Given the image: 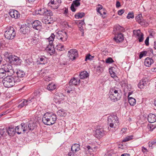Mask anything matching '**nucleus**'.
Wrapping results in <instances>:
<instances>
[{
    "label": "nucleus",
    "instance_id": "f257e3e1",
    "mask_svg": "<svg viewBox=\"0 0 156 156\" xmlns=\"http://www.w3.org/2000/svg\"><path fill=\"white\" fill-rule=\"evenodd\" d=\"M57 119L56 116L52 113L46 112L43 116L42 121L46 125H51L54 124Z\"/></svg>",
    "mask_w": 156,
    "mask_h": 156
},
{
    "label": "nucleus",
    "instance_id": "f03ea898",
    "mask_svg": "<svg viewBox=\"0 0 156 156\" xmlns=\"http://www.w3.org/2000/svg\"><path fill=\"white\" fill-rule=\"evenodd\" d=\"M121 90L118 88L114 87L111 89L109 93V98L113 102L119 100L121 97Z\"/></svg>",
    "mask_w": 156,
    "mask_h": 156
},
{
    "label": "nucleus",
    "instance_id": "7ed1b4c3",
    "mask_svg": "<svg viewBox=\"0 0 156 156\" xmlns=\"http://www.w3.org/2000/svg\"><path fill=\"white\" fill-rule=\"evenodd\" d=\"M36 13L37 14H39L42 16H49L50 17L49 19L50 20L49 21L48 20L45 21V24H50L53 22V19L51 17V16L53 15V13L51 10H48L47 9L42 8L40 9L37 11H36Z\"/></svg>",
    "mask_w": 156,
    "mask_h": 156
},
{
    "label": "nucleus",
    "instance_id": "20e7f679",
    "mask_svg": "<svg viewBox=\"0 0 156 156\" xmlns=\"http://www.w3.org/2000/svg\"><path fill=\"white\" fill-rule=\"evenodd\" d=\"M119 125L118 117L115 115L109 116L108 118V125L111 128H115Z\"/></svg>",
    "mask_w": 156,
    "mask_h": 156
},
{
    "label": "nucleus",
    "instance_id": "39448f33",
    "mask_svg": "<svg viewBox=\"0 0 156 156\" xmlns=\"http://www.w3.org/2000/svg\"><path fill=\"white\" fill-rule=\"evenodd\" d=\"M12 75H8L2 80L3 84L6 87H11L14 85V79Z\"/></svg>",
    "mask_w": 156,
    "mask_h": 156
},
{
    "label": "nucleus",
    "instance_id": "423d86ee",
    "mask_svg": "<svg viewBox=\"0 0 156 156\" xmlns=\"http://www.w3.org/2000/svg\"><path fill=\"white\" fill-rule=\"evenodd\" d=\"M4 36L7 39L10 40L13 39L16 36V32L13 27H10L5 31Z\"/></svg>",
    "mask_w": 156,
    "mask_h": 156
},
{
    "label": "nucleus",
    "instance_id": "0eeeda50",
    "mask_svg": "<svg viewBox=\"0 0 156 156\" xmlns=\"http://www.w3.org/2000/svg\"><path fill=\"white\" fill-rule=\"evenodd\" d=\"M21 125L23 127V131L25 132L27 131V132H29L30 130H33L35 126V124L33 122L29 123H22Z\"/></svg>",
    "mask_w": 156,
    "mask_h": 156
},
{
    "label": "nucleus",
    "instance_id": "6e6552de",
    "mask_svg": "<svg viewBox=\"0 0 156 156\" xmlns=\"http://www.w3.org/2000/svg\"><path fill=\"white\" fill-rule=\"evenodd\" d=\"M9 62L11 64L19 65L21 63V60L18 57L14 55H11L8 57Z\"/></svg>",
    "mask_w": 156,
    "mask_h": 156
},
{
    "label": "nucleus",
    "instance_id": "1a4fd4ad",
    "mask_svg": "<svg viewBox=\"0 0 156 156\" xmlns=\"http://www.w3.org/2000/svg\"><path fill=\"white\" fill-rule=\"evenodd\" d=\"M58 38L62 41H66L68 36L67 33L65 31H59L57 32Z\"/></svg>",
    "mask_w": 156,
    "mask_h": 156
},
{
    "label": "nucleus",
    "instance_id": "9d476101",
    "mask_svg": "<svg viewBox=\"0 0 156 156\" xmlns=\"http://www.w3.org/2000/svg\"><path fill=\"white\" fill-rule=\"evenodd\" d=\"M136 21L142 26L144 27L147 26L148 24L145 20L143 18L141 14H139L135 17Z\"/></svg>",
    "mask_w": 156,
    "mask_h": 156
},
{
    "label": "nucleus",
    "instance_id": "9b49d317",
    "mask_svg": "<svg viewBox=\"0 0 156 156\" xmlns=\"http://www.w3.org/2000/svg\"><path fill=\"white\" fill-rule=\"evenodd\" d=\"M68 56L70 59L73 60L78 57L77 51L76 49H71L68 51Z\"/></svg>",
    "mask_w": 156,
    "mask_h": 156
},
{
    "label": "nucleus",
    "instance_id": "f8f14e48",
    "mask_svg": "<svg viewBox=\"0 0 156 156\" xmlns=\"http://www.w3.org/2000/svg\"><path fill=\"white\" fill-rule=\"evenodd\" d=\"M106 132L103 128H97L94 134V136L98 139H100L103 137L105 134Z\"/></svg>",
    "mask_w": 156,
    "mask_h": 156
},
{
    "label": "nucleus",
    "instance_id": "ddd939ff",
    "mask_svg": "<svg viewBox=\"0 0 156 156\" xmlns=\"http://www.w3.org/2000/svg\"><path fill=\"white\" fill-rule=\"evenodd\" d=\"M3 67L7 75H12L14 73V70L11 65L5 64L3 65Z\"/></svg>",
    "mask_w": 156,
    "mask_h": 156
},
{
    "label": "nucleus",
    "instance_id": "4468645a",
    "mask_svg": "<svg viewBox=\"0 0 156 156\" xmlns=\"http://www.w3.org/2000/svg\"><path fill=\"white\" fill-rule=\"evenodd\" d=\"M5 130L6 133H7L9 136H13L16 133V127L12 126H10L8 127H6Z\"/></svg>",
    "mask_w": 156,
    "mask_h": 156
},
{
    "label": "nucleus",
    "instance_id": "2eb2a0df",
    "mask_svg": "<svg viewBox=\"0 0 156 156\" xmlns=\"http://www.w3.org/2000/svg\"><path fill=\"white\" fill-rule=\"evenodd\" d=\"M61 3V0H51L50 2L48 3V5L53 9H57Z\"/></svg>",
    "mask_w": 156,
    "mask_h": 156
},
{
    "label": "nucleus",
    "instance_id": "dca6fc26",
    "mask_svg": "<svg viewBox=\"0 0 156 156\" xmlns=\"http://www.w3.org/2000/svg\"><path fill=\"white\" fill-rule=\"evenodd\" d=\"M33 28L37 30H40L42 28V23L38 20H36L33 22L32 24Z\"/></svg>",
    "mask_w": 156,
    "mask_h": 156
},
{
    "label": "nucleus",
    "instance_id": "f3484780",
    "mask_svg": "<svg viewBox=\"0 0 156 156\" xmlns=\"http://www.w3.org/2000/svg\"><path fill=\"white\" fill-rule=\"evenodd\" d=\"M80 80L78 78H72L69 82V86L72 87V85L77 86L79 85Z\"/></svg>",
    "mask_w": 156,
    "mask_h": 156
},
{
    "label": "nucleus",
    "instance_id": "a211bd4d",
    "mask_svg": "<svg viewBox=\"0 0 156 156\" xmlns=\"http://www.w3.org/2000/svg\"><path fill=\"white\" fill-rule=\"evenodd\" d=\"M9 14L11 17L16 19L18 18L20 16L19 12L16 10H11L9 12Z\"/></svg>",
    "mask_w": 156,
    "mask_h": 156
},
{
    "label": "nucleus",
    "instance_id": "6ab92c4d",
    "mask_svg": "<svg viewBox=\"0 0 156 156\" xmlns=\"http://www.w3.org/2000/svg\"><path fill=\"white\" fill-rule=\"evenodd\" d=\"M30 31V27L26 24L22 25L20 29V31L24 34H27Z\"/></svg>",
    "mask_w": 156,
    "mask_h": 156
},
{
    "label": "nucleus",
    "instance_id": "aec40b11",
    "mask_svg": "<svg viewBox=\"0 0 156 156\" xmlns=\"http://www.w3.org/2000/svg\"><path fill=\"white\" fill-rule=\"evenodd\" d=\"M148 83V81L147 78H143L141 80L138 84V87L142 89L144 88V87L146 86Z\"/></svg>",
    "mask_w": 156,
    "mask_h": 156
},
{
    "label": "nucleus",
    "instance_id": "412c9836",
    "mask_svg": "<svg viewBox=\"0 0 156 156\" xmlns=\"http://www.w3.org/2000/svg\"><path fill=\"white\" fill-rule=\"evenodd\" d=\"M32 98H31V99H29L27 100L23 99L22 100V102L18 106V108L20 109L23 106L27 105L28 103H30L32 101Z\"/></svg>",
    "mask_w": 156,
    "mask_h": 156
},
{
    "label": "nucleus",
    "instance_id": "4be33fe9",
    "mask_svg": "<svg viewBox=\"0 0 156 156\" xmlns=\"http://www.w3.org/2000/svg\"><path fill=\"white\" fill-rule=\"evenodd\" d=\"M114 39L117 43H119L123 40L124 37L123 35L121 33H120L115 35Z\"/></svg>",
    "mask_w": 156,
    "mask_h": 156
},
{
    "label": "nucleus",
    "instance_id": "5701e85b",
    "mask_svg": "<svg viewBox=\"0 0 156 156\" xmlns=\"http://www.w3.org/2000/svg\"><path fill=\"white\" fill-rule=\"evenodd\" d=\"M148 120L150 123H153L156 121V115L153 114H150L148 117Z\"/></svg>",
    "mask_w": 156,
    "mask_h": 156
},
{
    "label": "nucleus",
    "instance_id": "b1692460",
    "mask_svg": "<svg viewBox=\"0 0 156 156\" xmlns=\"http://www.w3.org/2000/svg\"><path fill=\"white\" fill-rule=\"evenodd\" d=\"M63 97L64 96L62 93H57L55 95V98L60 102L63 100Z\"/></svg>",
    "mask_w": 156,
    "mask_h": 156
},
{
    "label": "nucleus",
    "instance_id": "393cba45",
    "mask_svg": "<svg viewBox=\"0 0 156 156\" xmlns=\"http://www.w3.org/2000/svg\"><path fill=\"white\" fill-rule=\"evenodd\" d=\"M154 62L153 60L151 58H147L144 61V65L147 66L149 67Z\"/></svg>",
    "mask_w": 156,
    "mask_h": 156
},
{
    "label": "nucleus",
    "instance_id": "a878e982",
    "mask_svg": "<svg viewBox=\"0 0 156 156\" xmlns=\"http://www.w3.org/2000/svg\"><path fill=\"white\" fill-rule=\"evenodd\" d=\"M46 48V50L50 53H53L55 51L54 45L52 44H50Z\"/></svg>",
    "mask_w": 156,
    "mask_h": 156
},
{
    "label": "nucleus",
    "instance_id": "bb28decb",
    "mask_svg": "<svg viewBox=\"0 0 156 156\" xmlns=\"http://www.w3.org/2000/svg\"><path fill=\"white\" fill-rule=\"evenodd\" d=\"M89 74L86 71H83L80 73L79 76L81 79H84L89 76Z\"/></svg>",
    "mask_w": 156,
    "mask_h": 156
},
{
    "label": "nucleus",
    "instance_id": "cd10ccee",
    "mask_svg": "<svg viewBox=\"0 0 156 156\" xmlns=\"http://www.w3.org/2000/svg\"><path fill=\"white\" fill-rule=\"evenodd\" d=\"M71 149L72 152H76L80 150V145L79 144H75L72 146Z\"/></svg>",
    "mask_w": 156,
    "mask_h": 156
},
{
    "label": "nucleus",
    "instance_id": "c85d7f7f",
    "mask_svg": "<svg viewBox=\"0 0 156 156\" xmlns=\"http://www.w3.org/2000/svg\"><path fill=\"white\" fill-rule=\"evenodd\" d=\"M98 7H97V12L100 14L102 17L103 18H105L106 16H104L103 15H102V13H101V11H100L101 10L104 11L105 9L103 8L102 6L100 4H98Z\"/></svg>",
    "mask_w": 156,
    "mask_h": 156
},
{
    "label": "nucleus",
    "instance_id": "c756f323",
    "mask_svg": "<svg viewBox=\"0 0 156 156\" xmlns=\"http://www.w3.org/2000/svg\"><path fill=\"white\" fill-rule=\"evenodd\" d=\"M15 127L16 129V132L18 134H20L22 133V132H23V133H24L23 131V127H22V125H21V124L20 126H18Z\"/></svg>",
    "mask_w": 156,
    "mask_h": 156
},
{
    "label": "nucleus",
    "instance_id": "7c9ffc66",
    "mask_svg": "<svg viewBox=\"0 0 156 156\" xmlns=\"http://www.w3.org/2000/svg\"><path fill=\"white\" fill-rule=\"evenodd\" d=\"M16 73V75L20 78L24 77L26 75L24 71L20 70H18Z\"/></svg>",
    "mask_w": 156,
    "mask_h": 156
},
{
    "label": "nucleus",
    "instance_id": "2f4dec72",
    "mask_svg": "<svg viewBox=\"0 0 156 156\" xmlns=\"http://www.w3.org/2000/svg\"><path fill=\"white\" fill-rule=\"evenodd\" d=\"M129 102L131 106H133L135 105L136 103V99L132 97L128 96Z\"/></svg>",
    "mask_w": 156,
    "mask_h": 156
},
{
    "label": "nucleus",
    "instance_id": "473e14b6",
    "mask_svg": "<svg viewBox=\"0 0 156 156\" xmlns=\"http://www.w3.org/2000/svg\"><path fill=\"white\" fill-rule=\"evenodd\" d=\"M56 88V86L55 84L52 83L48 84L47 87V89L50 91L53 90Z\"/></svg>",
    "mask_w": 156,
    "mask_h": 156
},
{
    "label": "nucleus",
    "instance_id": "72a5a7b5",
    "mask_svg": "<svg viewBox=\"0 0 156 156\" xmlns=\"http://www.w3.org/2000/svg\"><path fill=\"white\" fill-rule=\"evenodd\" d=\"M41 94V92L39 90H35V92L33 94V97L31 98H32V101H33V99L34 98H36V97H39Z\"/></svg>",
    "mask_w": 156,
    "mask_h": 156
},
{
    "label": "nucleus",
    "instance_id": "f704fd0d",
    "mask_svg": "<svg viewBox=\"0 0 156 156\" xmlns=\"http://www.w3.org/2000/svg\"><path fill=\"white\" fill-rule=\"evenodd\" d=\"M6 74V73L2 66L1 68H0V78H3L5 76Z\"/></svg>",
    "mask_w": 156,
    "mask_h": 156
},
{
    "label": "nucleus",
    "instance_id": "c9c22d12",
    "mask_svg": "<svg viewBox=\"0 0 156 156\" xmlns=\"http://www.w3.org/2000/svg\"><path fill=\"white\" fill-rule=\"evenodd\" d=\"M46 58L44 56H41L38 59V62H38L39 64H45Z\"/></svg>",
    "mask_w": 156,
    "mask_h": 156
},
{
    "label": "nucleus",
    "instance_id": "e433bc0d",
    "mask_svg": "<svg viewBox=\"0 0 156 156\" xmlns=\"http://www.w3.org/2000/svg\"><path fill=\"white\" fill-rule=\"evenodd\" d=\"M85 15L84 12H78L75 14V17L76 19H80L84 16Z\"/></svg>",
    "mask_w": 156,
    "mask_h": 156
},
{
    "label": "nucleus",
    "instance_id": "4c0bfd02",
    "mask_svg": "<svg viewBox=\"0 0 156 156\" xmlns=\"http://www.w3.org/2000/svg\"><path fill=\"white\" fill-rule=\"evenodd\" d=\"M55 49L59 51H62L64 49V46L59 44L56 45Z\"/></svg>",
    "mask_w": 156,
    "mask_h": 156
},
{
    "label": "nucleus",
    "instance_id": "58836bf2",
    "mask_svg": "<svg viewBox=\"0 0 156 156\" xmlns=\"http://www.w3.org/2000/svg\"><path fill=\"white\" fill-rule=\"evenodd\" d=\"M57 113L58 115L60 116H64L65 115V113L63 109H61L58 111Z\"/></svg>",
    "mask_w": 156,
    "mask_h": 156
},
{
    "label": "nucleus",
    "instance_id": "ea45409f",
    "mask_svg": "<svg viewBox=\"0 0 156 156\" xmlns=\"http://www.w3.org/2000/svg\"><path fill=\"white\" fill-rule=\"evenodd\" d=\"M13 78L14 79V85H15V83H17L20 82L21 81L20 78L18 77L17 75L16 76H14L13 77Z\"/></svg>",
    "mask_w": 156,
    "mask_h": 156
},
{
    "label": "nucleus",
    "instance_id": "a19ab883",
    "mask_svg": "<svg viewBox=\"0 0 156 156\" xmlns=\"http://www.w3.org/2000/svg\"><path fill=\"white\" fill-rule=\"evenodd\" d=\"M80 0L73 1L72 4H73V5L76 7H78L80 5Z\"/></svg>",
    "mask_w": 156,
    "mask_h": 156
},
{
    "label": "nucleus",
    "instance_id": "79ce46f5",
    "mask_svg": "<svg viewBox=\"0 0 156 156\" xmlns=\"http://www.w3.org/2000/svg\"><path fill=\"white\" fill-rule=\"evenodd\" d=\"M134 17V13L133 12H129L128 13L126 18L128 19L133 18Z\"/></svg>",
    "mask_w": 156,
    "mask_h": 156
},
{
    "label": "nucleus",
    "instance_id": "37998d69",
    "mask_svg": "<svg viewBox=\"0 0 156 156\" xmlns=\"http://www.w3.org/2000/svg\"><path fill=\"white\" fill-rule=\"evenodd\" d=\"M55 37V35L54 34H51V36L49 37L48 40L49 44H52Z\"/></svg>",
    "mask_w": 156,
    "mask_h": 156
},
{
    "label": "nucleus",
    "instance_id": "c03bdc74",
    "mask_svg": "<svg viewBox=\"0 0 156 156\" xmlns=\"http://www.w3.org/2000/svg\"><path fill=\"white\" fill-rule=\"evenodd\" d=\"M133 33L134 35L138 37H139L141 33L140 30H134L133 31Z\"/></svg>",
    "mask_w": 156,
    "mask_h": 156
},
{
    "label": "nucleus",
    "instance_id": "a18cd8bd",
    "mask_svg": "<svg viewBox=\"0 0 156 156\" xmlns=\"http://www.w3.org/2000/svg\"><path fill=\"white\" fill-rule=\"evenodd\" d=\"M38 42L37 39L36 38H34L31 39V42L33 45L37 44Z\"/></svg>",
    "mask_w": 156,
    "mask_h": 156
},
{
    "label": "nucleus",
    "instance_id": "49530a36",
    "mask_svg": "<svg viewBox=\"0 0 156 156\" xmlns=\"http://www.w3.org/2000/svg\"><path fill=\"white\" fill-rule=\"evenodd\" d=\"M133 136H129L126 137L122 140L123 142H126L133 139Z\"/></svg>",
    "mask_w": 156,
    "mask_h": 156
},
{
    "label": "nucleus",
    "instance_id": "de8ad7c7",
    "mask_svg": "<svg viewBox=\"0 0 156 156\" xmlns=\"http://www.w3.org/2000/svg\"><path fill=\"white\" fill-rule=\"evenodd\" d=\"M147 53V52L146 51H144L141 52L139 55V57L141 59L144 56H145Z\"/></svg>",
    "mask_w": 156,
    "mask_h": 156
},
{
    "label": "nucleus",
    "instance_id": "09e8293b",
    "mask_svg": "<svg viewBox=\"0 0 156 156\" xmlns=\"http://www.w3.org/2000/svg\"><path fill=\"white\" fill-rule=\"evenodd\" d=\"M156 143V140H154L151 142H149L148 143L149 147H151V148H153V145L154 144Z\"/></svg>",
    "mask_w": 156,
    "mask_h": 156
},
{
    "label": "nucleus",
    "instance_id": "8fccbe9b",
    "mask_svg": "<svg viewBox=\"0 0 156 156\" xmlns=\"http://www.w3.org/2000/svg\"><path fill=\"white\" fill-rule=\"evenodd\" d=\"M155 128V126L152 125L150 124L148 126V128L151 131H152Z\"/></svg>",
    "mask_w": 156,
    "mask_h": 156
},
{
    "label": "nucleus",
    "instance_id": "3c124183",
    "mask_svg": "<svg viewBox=\"0 0 156 156\" xmlns=\"http://www.w3.org/2000/svg\"><path fill=\"white\" fill-rule=\"evenodd\" d=\"M139 41L140 42H141L144 40V34L143 33H141L139 37H138Z\"/></svg>",
    "mask_w": 156,
    "mask_h": 156
},
{
    "label": "nucleus",
    "instance_id": "603ef678",
    "mask_svg": "<svg viewBox=\"0 0 156 156\" xmlns=\"http://www.w3.org/2000/svg\"><path fill=\"white\" fill-rule=\"evenodd\" d=\"M105 62L108 63H111L113 62L114 61L112 58H109L106 59Z\"/></svg>",
    "mask_w": 156,
    "mask_h": 156
},
{
    "label": "nucleus",
    "instance_id": "864d4df0",
    "mask_svg": "<svg viewBox=\"0 0 156 156\" xmlns=\"http://www.w3.org/2000/svg\"><path fill=\"white\" fill-rule=\"evenodd\" d=\"M0 135L2 136L6 135L5 129H0Z\"/></svg>",
    "mask_w": 156,
    "mask_h": 156
},
{
    "label": "nucleus",
    "instance_id": "5fc2aeb1",
    "mask_svg": "<svg viewBox=\"0 0 156 156\" xmlns=\"http://www.w3.org/2000/svg\"><path fill=\"white\" fill-rule=\"evenodd\" d=\"M94 58V56H92L90 54H89L86 56L85 60L87 61V60H91Z\"/></svg>",
    "mask_w": 156,
    "mask_h": 156
},
{
    "label": "nucleus",
    "instance_id": "6e6d98bb",
    "mask_svg": "<svg viewBox=\"0 0 156 156\" xmlns=\"http://www.w3.org/2000/svg\"><path fill=\"white\" fill-rule=\"evenodd\" d=\"M116 29L117 30H119V31H123L124 30L123 27H122L119 25H118L116 27Z\"/></svg>",
    "mask_w": 156,
    "mask_h": 156
},
{
    "label": "nucleus",
    "instance_id": "4d7b16f0",
    "mask_svg": "<svg viewBox=\"0 0 156 156\" xmlns=\"http://www.w3.org/2000/svg\"><path fill=\"white\" fill-rule=\"evenodd\" d=\"M125 10L124 9H121L119 10L118 12V13L119 15H122L124 12Z\"/></svg>",
    "mask_w": 156,
    "mask_h": 156
},
{
    "label": "nucleus",
    "instance_id": "13d9d810",
    "mask_svg": "<svg viewBox=\"0 0 156 156\" xmlns=\"http://www.w3.org/2000/svg\"><path fill=\"white\" fill-rule=\"evenodd\" d=\"M97 70L98 72H99L102 71L103 70V68L101 66H99L97 67Z\"/></svg>",
    "mask_w": 156,
    "mask_h": 156
},
{
    "label": "nucleus",
    "instance_id": "bf43d9fd",
    "mask_svg": "<svg viewBox=\"0 0 156 156\" xmlns=\"http://www.w3.org/2000/svg\"><path fill=\"white\" fill-rule=\"evenodd\" d=\"M149 37H147L145 41V43L146 46H148L149 44Z\"/></svg>",
    "mask_w": 156,
    "mask_h": 156
},
{
    "label": "nucleus",
    "instance_id": "052dcab7",
    "mask_svg": "<svg viewBox=\"0 0 156 156\" xmlns=\"http://www.w3.org/2000/svg\"><path fill=\"white\" fill-rule=\"evenodd\" d=\"M111 76L112 77H113V78L115 79V80H116L117 79V77L116 75V73L114 72L113 73H112L111 75Z\"/></svg>",
    "mask_w": 156,
    "mask_h": 156
},
{
    "label": "nucleus",
    "instance_id": "680f3d73",
    "mask_svg": "<svg viewBox=\"0 0 156 156\" xmlns=\"http://www.w3.org/2000/svg\"><path fill=\"white\" fill-rule=\"evenodd\" d=\"M74 6L73 4H72L70 7L71 9L73 12H75L76 10V9L74 8Z\"/></svg>",
    "mask_w": 156,
    "mask_h": 156
},
{
    "label": "nucleus",
    "instance_id": "e2e57ef3",
    "mask_svg": "<svg viewBox=\"0 0 156 156\" xmlns=\"http://www.w3.org/2000/svg\"><path fill=\"white\" fill-rule=\"evenodd\" d=\"M74 87L71 88V87H70L69 86H68L67 88V92L68 93H69L70 91H72V90L74 89Z\"/></svg>",
    "mask_w": 156,
    "mask_h": 156
},
{
    "label": "nucleus",
    "instance_id": "0e129e2a",
    "mask_svg": "<svg viewBox=\"0 0 156 156\" xmlns=\"http://www.w3.org/2000/svg\"><path fill=\"white\" fill-rule=\"evenodd\" d=\"M155 33L154 31H151L150 33V37H153L154 36Z\"/></svg>",
    "mask_w": 156,
    "mask_h": 156
},
{
    "label": "nucleus",
    "instance_id": "69168bd1",
    "mask_svg": "<svg viewBox=\"0 0 156 156\" xmlns=\"http://www.w3.org/2000/svg\"><path fill=\"white\" fill-rule=\"evenodd\" d=\"M42 71L43 72L41 73L42 76H45V74H46V73H48L47 71L46 70H42Z\"/></svg>",
    "mask_w": 156,
    "mask_h": 156
},
{
    "label": "nucleus",
    "instance_id": "338daca9",
    "mask_svg": "<svg viewBox=\"0 0 156 156\" xmlns=\"http://www.w3.org/2000/svg\"><path fill=\"white\" fill-rule=\"evenodd\" d=\"M142 151L144 153L145 152H147L148 151L147 149L144 147H142Z\"/></svg>",
    "mask_w": 156,
    "mask_h": 156
},
{
    "label": "nucleus",
    "instance_id": "774afa93",
    "mask_svg": "<svg viewBox=\"0 0 156 156\" xmlns=\"http://www.w3.org/2000/svg\"><path fill=\"white\" fill-rule=\"evenodd\" d=\"M68 13V9L66 8H65V9L64 11V14H65L66 15Z\"/></svg>",
    "mask_w": 156,
    "mask_h": 156
}]
</instances>
